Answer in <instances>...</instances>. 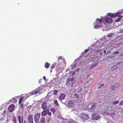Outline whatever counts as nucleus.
<instances>
[{
    "label": "nucleus",
    "mask_w": 123,
    "mask_h": 123,
    "mask_svg": "<svg viewBox=\"0 0 123 123\" xmlns=\"http://www.w3.org/2000/svg\"><path fill=\"white\" fill-rule=\"evenodd\" d=\"M40 117V114L39 113H38L35 115L34 118L36 123H38L39 122Z\"/></svg>",
    "instance_id": "obj_3"
},
{
    "label": "nucleus",
    "mask_w": 123,
    "mask_h": 123,
    "mask_svg": "<svg viewBox=\"0 0 123 123\" xmlns=\"http://www.w3.org/2000/svg\"><path fill=\"white\" fill-rule=\"evenodd\" d=\"M65 94L63 93H61L60 95L59 99L61 100L64 99L65 97Z\"/></svg>",
    "instance_id": "obj_12"
},
{
    "label": "nucleus",
    "mask_w": 123,
    "mask_h": 123,
    "mask_svg": "<svg viewBox=\"0 0 123 123\" xmlns=\"http://www.w3.org/2000/svg\"><path fill=\"white\" fill-rule=\"evenodd\" d=\"M109 16H110L111 17H115V15L114 13H110L108 14Z\"/></svg>",
    "instance_id": "obj_20"
},
{
    "label": "nucleus",
    "mask_w": 123,
    "mask_h": 123,
    "mask_svg": "<svg viewBox=\"0 0 123 123\" xmlns=\"http://www.w3.org/2000/svg\"><path fill=\"white\" fill-rule=\"evenodd\" d=\"M55 64H52L51 67V69H53L55 67Z\"/></svg>",
    "instance_id": "obj_27"
},
{
    "label": "nucleus",
    "mask_w": 123,
    "mask_h": 123,
    "mask_svg": "<svg viewBox=\"0 0 123 123\" xmlns=\"http://www.w3.org/2000/svg\"><path fill=\"white\" fill-rule=\"evenodd\" d=\"M70 81V79L69 78H68L66 80V84H68Z\"/></svg>",
    "instance_id": "obj_28"
},
{
    "label": "nucleus",
    "mask_w": 123,
    "mask_h": 123,
    "mask_svg": "<svg viewBox=\"0 0 123 123\" xmlns=\"http://www.w3.org/2000/svg\"><path fill=\"white\" fill-rule=\"evenodd\" d=\"M32 117L33 115H30L28 116V122L29 123H33Z\"/></svg>",
    "instance_id": "obj_8"
},
{
    "label": "nucleus",
    "mask_w": 123,
    "mask_h": 123,
    "mask_svg": "<svg viewBox=\"0 0 123 123\" xmlns=\"http://www.w3.org/2000/svg\"><path fill=\"white\" fill-rule=\"evenodd\" d=\"M88 50V49H86L85 50V52L86 53Z\"/></svg>",
    "instance_id": "obj_41"
},
{
    "label": "nucleus",
    "mask_w": 123,
    "mask_h": 123,
    "mask_svg": "<svg viewBox=\"0 0 123 123\" xmlns=\"http://www.w3.org/2000/svg\"><path fill=\"white\" fill-rule=\"evenodd\" d=\"M104 52L105 53L106 52V51L105 50L104 51Z\"/></svg>",
    "instance_id": "obj_47"
},
{
    "label": "nucleus",
    "mask_w": 123,
    "mask_h": 123,
    "mask_svg": "<svg viewBox=\"0 0 123 123\" xmlns=\"http://www.w3.org/2000/svg\"><path fill=\"white\" fill-rule=\"evenodd\" d=\"M12 123H17V117L15 116L13 117L12 119Z\"/></svg>",
    "instance_id": "obj_15"
},
{
    "label": "nucleus",
    "mask_w": 123,
    "mask_h": 123,
    "mask_svg": "<svg viewBox=\"0 0 123 123\" xmlns=\"http://www.w3.org/2000/svg\"><path fill=\"white\" fill-rule=\"evenodd\" d=\"M80 117L81 119L83 121H86L88 120L89 118V116L85 113L80 114Z\"/></svg>",
    "instance_id": "obj_2"
},
{
    "label": "nucleus",
    "mask_w": 123,
    "mask_h": 123,
    "mask_svg": "<svg viewBox=\"0 0 123 123\" xmlns=\"http://www.w3.org/2000/svg\"><path fill=\"white\" fill-rule=\"evenodd\" d=\"M50 111H51L53 112V113L55 112V109L53 108H51L50 109Z\"/></svg>",
    "instance_id": "obj_25"
},
{
    "label": "nucleus",
    "mask_w": 123,
    "mask_h": 123,
    "mask_svg": "<svg viewBox=\"0 0 123 123\" xmlns=\"http://www.w3.org/2000/svg\"><path fill=\"white\" fill-rule=\"evenodd\" d=\"M45 118L44 117H42L40 120V123H45Z\"/></svg>",
    "instance_id": "obj_16"
},
{
    "label": "nucleus",
    "mask_w": 123,
    "mask_h": 123,
    "mask_svg": "<svg viewBox=\"0 0 123 123\" xmlns=\"http://www.w3.org/2000/svg\"><path fill=\"white\" fill-rule=\"evenodd\" d=\"M95 106V104L92 103L89 104L87 106V108L88 110H92L94 109Z\"/></svg>",
    "instance_id": "obj_5"
},
{
    "label": "nucleus",
    "mask_w": 123,
    "mask_h": 123,
    "mask_svg": "<svg viewBox=\"0 0 123 123\" xmlns=\"http://www.w3.org/2000/svg\"><path fill=\"white\" fill-rule=\"evenodd\" d=\"M115 114L114 112H112L110 113V114L111 115H115Z\"/></svg>",
    "instance_id": "obj_34"
},
{
    "label": "nucleus",
    "mask_w": 123,
    "mask_h": 123,
    "mask_svg": "<svg viewBox=\"0 0 123 123\" xmlns=\"http://www.w3.org/2000/svg\"><path fill=\"white\" fill-rule=\"evenodd\" d=\"M54 104L57 106H59V105L57 102V101L56 100H55L54 101Z\"/></svg>",
    "instance_id": "obj_23"
},
{
    "label": "nucleus",
    "mask_w": 123,
    "mask_h": 123,
    "mask_svg": "<svg viewBox=\"0 0 123 123\" xmlns=\"http://www.w3.org/2000/svg\"><path fill=\"white\" fill-rule=\"evenodd\" d=\"M112 20L110 18H105V21L107 23L111 24L112 23Z\"/></svg>",
    "instance_id": "obj_10"
},
{
    "label": "nucleus",
    "mask_w": 123,
    "mask_h": 123,
    "mask_svg": "<svg viewBox=\"0 0 123 123\" xmlns=\"http://www.w3.org/2000/svg\"><path fill=\"white\" fill-rule=\"evenodd\" d=\"M58 121L59 123H61L62 122V123H65V122H64L63 121H64V119H63H63L61 118H59Z\"/></svg>",
    "instance_id": "obj_19"
},
{
    "label": "nucleus",
    "mask_w": 123,
    "mask_h": 123,
    "mask_svg": "<svg viewBox=\"0 0 123 123\" xmlns=\"http://www.w3.org/2000/svg\"><path fill=\"white\" fill-rule=\"evenodd\" d=\"M75 98H79V95L77 94H75L74 95Z\"/></svg>",
    "instance_id": "obj_31"
},
{
    "label": "nucleus",
    "mask_w": 123,
    "mask_h": 123,
    "mask_svg": "<svg viewBox=\"0 0 123 123\" xmlns=\"http://www.w3.org/2000/svg\"><path fill=\"white\" fill-rule=\"evenodd\" d=\"M23 101V98H21L19 100V104H21L22 102Z\"/></svg>",
    "instance_id": "obj_24"
},
{
    "label": "nucleus",
    "mask_w": 123,
    "mask_h": 123,
    "mask_svg": "<svg viewBox=\"0 0 123 123\" xmlns=\"http://www.w3.org/2000/svg\"><path fill=\"white\" fill-rule=\"evenodd\" d=\"M4 112H5V111H4Z\"/></svg>",
    "instance_id": "obj_49"
},
{
    "label": "nucleus",
    "mask_w": 123,
    "mask_h": 123,
    "mask_svg": "<svg viewBox=\"0 0 123 123\" xmlns=\"http://www.w3.org/2000/svg\"><path fill=\"white\" fill-rule=\"evenodd\" d=\"M51 118L50 117H46V120L47 121L48 123H49V122Z\"/></svg>",
    "instance_id": "obj_22"
},
{
    "label": "nucleus",
    "mask_w": 123,
    "mask_h": 123,
    "mask_svg": "<svg viewBox=\"0 0 123 123\" xmlns=\"http://www.w3.org/2000/svg\"><path fill=\"white\" fill-rule=\"evenodd\" d=\"M42 82L41 80L40 79L39 80L38 82L39 83H40Z\"/></svg>",
    "instance_id": "obj_43"
},
{
    "label": "nucleus",
    "mask_w": 123,
    "mask_h": 123,
    "mask_svg": "<svg viewBox=\"0 0 123 123\" xmlns=\"http://www.w3.org/2000/svg\"><path fill=\"white\" fill-rule=\"evenodd\" d=\"M50 64L46 62L45 64V68H48Z\"/></svg>",
    "instance_id": "obj_21"
},
{
    "label": "nucleus",
    "mask_w": 123,
    "mask_h": 123,
    "mask_svg": "<svg viewBox=\"0 0 123 123\" xmlns=\"http://www.w3.org/2000/svg\"><path fill=\"white\" fill-rule=\"evenodd\" d=\"M22 123H28L27 122L26 120H25L22 121Z\"/></svg>",
    "instance_id": "obj_35"
},
{
    "label": "nucleus",
    "mask_w": 123,
    "mask_h": 123,
    "mask_svg": "<svg viewBox=\"0 0 123 123\" xmlns=\"http://www.w3.org/2000/svg\"><path fill=\"white\" fill-rule=\"evenodd\" d=\"M16 117L18 118L19 123H22V122L23 120V116L21 117L20 116L18 115V117L17 116Z\"/></svg>",
    "instance_id": "obj_13"
},
{
    "label": "nucleus",
    "mask_w": 123,
    "mask_h": 123,
    "mask_svg": "<svg viewBox=\"0 0 123 123\" xmlns=\"http://www.w3.org/2000/svg\"><path fill=\"white\" fill-rule=\"evenodd\" d=\"M13 99H14V98Z\"/></svg>",
    "instance_id": "obj_51"
},
{
    "label": "nucleus",
    "mask_w": 123,
    "mask_h": 123,
    "mask_svg": "<svg viewBox=\"0 0 123 123\" xmlns=\"http://www.w3.org/2000/svg\"><path fill=\"white\" fill-rule=\"evenodd\" d=\"M67 105L68 107H72L74 106V104L73 100H70L68 102Z\"/></svg>",
    "instance_id": "obj_9"
},
{
    "label": "nucleus",
    "mask_w": 123,
    "mask_h": 123,
    "mask_svg": "<svg viewBox=\"0 0 123 123\" xmlns=\"http://www.w3.org/2000/svg\"><path fill=\"white\" fill-rule=\"evenodd\" d=\"M119 53V51H116L114 52V53H113V54H118Z\"/></svg>",
    "instance_id": "obj_40"
},
{
    "label": "nucleus",
    "mask_w": 123,
    "mask_h": 123,
    "mask_svg": "<svg viewBox=\"0 0 123 123\" xmlns=\"http://www.w3.org/2000/svg\"><path fill=\"white\" fill-rule=\"evenodd\" d=\"M102 21V19H98L97 18L96 21V22L94 24L95 25L94 28L95 29H98L99 28L101 27H102L101 22Z\"/></svg>",
    "instance_id": "obj_1"
},
{
    "label": "nucleus",
    "mask_w": 123,
    "mask_h": 123,
    "mask_svg": "<svg viewBox=\"0 0 123 123\" xmlns=\"http://www.w3.org/2000/svg\"><path fill=\"white\" fill-rule=\"evenodd\" d=\"M92 118L94 120L98 119L100 117V115L94 113L92 114Z\"/></svg>",
    "instance_id": "obj_7"
},
{
    "label": "nucleus",
    "mask_w": 123,
    "mask_h": 123,
    "mask_svg": "<svg viewBox=\"0 0 123 123\" xmlns=\"http://www.w3.org/2000/svg\"><path fill=\"white\" fill-rule=\"evenodd\" d=\"M116 67V66H114V67H113V68H114V67Z\"/></svg>",
    "instance_id": "obj_48"
},
{
    "label": "nucleus",
    "mask_w": 123,
    "mask_h": 123,
    "mask_svg": "<svg viewBox=\"0 0 123 123\" xmlns=\"http://www.w3.org/2000/svg\"><path fill=\"white\" fill-rule=\"evenodd\" d=\"M39 123V122H38V123Z\"/></svg>",
    "instance_id": "obj_52"
},
{
    "label": "nucleus",
    "mask_w": 123,
    "mask_h": 123,
    "mask_svg": "<svg viewBox=\"0 0 123 123\" xmlns=\"http://www.w3.org/2000/svg\"><path fill=\"white\" fill-rule=\"evenodd\" d=\"M112 35H111L110 34H109L107 35V37H112Z\"/></svg>",
    "instance_id": "obj_36"
},
{
    "label": "nucleus",
    "mask_w": 123,
    "mask_h": 123,
    "mask_svg": "<svg viewBox=\"0 0 123 123\" xmlns=\"http://www.w3.org/2000/svg\"><path fill=\"white\" fill-rule=\"evenodd\" d=\"M47 114L49 116H50L51 115V113L50 112H48L47 113Z\"/></svg>",
    "instance_id": "obj_37"
},
{
    "label": "nucleus",
    "mask_w": 123,
    "mask_h": 123,
    "mask_svg": "<svg viewBox=\"0 0 123 123\" xmlns=\"http://www.w3.org/2000/svg\"><path fill=\"white\" fill-rule=\"evenodd\" d=\"M118 87V86H114V87Z\"/></svg>",
    "instance_id": "obj_46"
},
{
    "label": "nucleus",
    "mask_w": 123,
    "mask_h": 123,
    "mask_svg": "<svg viewBox=\"0 0 123 123\" xmlns=\"http://www.w3.org/2000/svg\"><path fill=\"white\" fill-rule=\"evenodd\" d=\"M123 16H120V17L118 18L117 19L115 20V21L116 22H118L120 21L121 19L123 18Z\"/></svg>",
    "instance_id": "obj_18"
},
{
    "label": "nucleus",
    "mask_w": 123,
    "mask_h": 123,
    "mask_svg": "<svg viewBox=\"0 0 123 123\" xmlns=\"http://www.w3.org/2000/svg\"><path fill=\"white\" fill-rule=\"evenodd\" d=\"M47 103L46 102H43L42 106V108L43 110H45L47 108Z\"/></svg>",
    "instance_id": "obj_14"
},
{
    "label": "nucleus",
    "mask_w": 123,
    "mask_h": 123,
    "mask_svg": "<svg viewBox=\"0 0 123 123\" xmlns=\"http://www.w3.org/2000/svg\"><path fill=\"white\" fill-rule=\"evenodd\" d=\"M57 92V90H55L54 91V93L55 95H56Z\"/></svg>",
    "instance_id": "obj_32"
},
{
    "label": "nucleus",
    "mask_w": 123,
    "mask_h": 123,
    "mask_svg": "<svg viewBox=\"0 0 123 123\" xmlns=\"http://www.w3.org/2000/svg\"><path fill=\"white\" fill-rule=\"evenodd\" d=\"M41 113V116H45L47 114V112L45 110H44Z\"/></svg>",
    "instance_id": "obj_17"
},
{
    "label": "nucleus",
    "mask_w": 123,
    "mask_h": 123,
    "mask_svg": "<svg viewBox=\"0 0 123 123\" xmlns=\"http://www.w3.org/2000/svg\"><path fill=\"white\" fill-rule=\"evenodd\" d=\"M119 103V101H115L113 102V104L114 105H115L118 104Z\"/></svg>",
    "instance_id": "obj_26"
},
{
    "label": "nucleus",
    "mask_w": 123,
    "mask_h": 123,
    "mask_svg": "<svg viewBox=\"0 0 123 123\" xmlns=\"http://www.w3.org/2000/svg\"><path fill=\"white\" fill-rule=\"evenodd\" d=\"M104 84H101L100 86L99 87V88H100L101 87H103L104 86Z\"/></svg>",
    "instance_id": "obj_38"
},
{
    "label": "nucleus",
    "mask_w": 123,
    "mask_h": 123,
    "mask_svg": "<svg viewBox=\"0 0 123 123\" xmlns=\"http://www.w3.org/2000/svg\"><path fill=\"white\" fill-rule=\"evenodd\" d=\"M20 108H22V109L23 110L24 109V108L23 107V106H24L23 104L22 103L20 105Z\"/></svg>",
    "instance_id": "obj_30"
},
{
    "label": "nucleus",
    "mask_w": 123,
    "mask_h": 123,
    "mask_svg": "<svg viewBox=\"0 0 123 123\" xmlns=\"http://www.w3.org/2000/svg\"><path fill=\"white\" fill-rule=\"evenodd\" d=\"M120 14H120L119 13H117L115 15V16H118L120 17V16H121L120 15Z\"/></svg>",
    "instance_id": "obj_33"
},
{
    "label": "nucleus",
    "mask_w": 123,
    "mask_h": 123,
    "mask_svg": "<svg viewBox=\"0 0 123 123\" xmlns=\"http://www.w3.org/2000/svg\"><path fill=\"white\" fill-rule=\"evenodd\" d=\"M121 63L120 62H119L118 63H117V65H118V64H121Z\"/></svg>",
    "instance_id": "obj_44"
},
{
    "label": "nucleus",
    "mask_w": 123,
    "mask_h": 123,
    "mask_svg": "<svg viewBox=\"0 0 123 123\" xmlns=\"http://www.w3.org/2000/svg\"><path fill=\"white\" fill-rule=\"evenodd\" d=\"M79 68H77L76 70V71H78L79 70Z\"/></svg>",
    "instance_id": "obj_45"
},
{
    "label": "nucleus",
    "mask_w": 123,
    "mask_h": 123,
    "mask_svg": "<svg viewBox=\"0 0 123 123\" xmlns=\"http://www.w3.org/2000/svg\"><path fill=\"white\" fill-rule=\"evenodd\" d=\"M43 79L45 80L46 81V78L45 76H44L43 77Z\"/></svg>",
    "instance_id": "obj_42"
},
{
    "label": "nucleus",
    "mask_w": 123,
    "mask_h": 123,
    "mask_svg": "<svg viewBox=\"0 0 123 123\" xmlns=\"http://www.w3.org/2000/svg\"><path fill=\"white\" fill-rule=\"evenodd\" d=\"M117 68H115V69H116Z\"/></svg>",
    "instance_id": "obj_50"
},
{
    "label": "nucleus",
    "mask_w": 123,
    "mask_h": 123,
    "mask_svg": "<svg viewBox=\"0 0 123 123\" xmlns=\"http://www.w3.org/2000/svg\"><path fill=\"white\" fill-rule=\"evenodd\" d=\"M98 64L96 63L94 64L93 65H92V66L91 67V68H94Z\"/></svg>",
    "instance_id": "obj_29"
},
{
    "label": "nucleus",
    "mask_w": 123,
    "mask_h": 123,
    "mask_svg": "<svg viewBox=\"0 0 123 123\" xmlns=\"http://www.w3.org/2000/svg\"><path fill=\"white\" fill-rule=\"evenodd\" d=\"M15 106L14 104H11L9 106L8 110L9 112H12L14 110Z\"/></svg>",
    "instance_id": "obj_4"
},
{
    "label": "nucleus",
    "mask_w": 123,
    "mask_h": 123,
    "mask_svg": "<svg viewBox=\"0 0 123 123\" xmlns=\"http://www.w3.org/2000/svg\"><path fill=\"white\" fill-rule=\"evenodd\" d=\"M123 104V101H122L120 102V103L119 104L120 105H121Z\"/></svg>",
    "instance_id": "obj_39"
},
{
    "label": "nucleus",
    "mask_w": 123,
    "mask_h": 123,
    "mask_svg": "<svg viewBox=\"0 0 123 123\" xmlns=\"http://www.w3.org/2000/svg\"><path fill=\"white\" fill-rule=\"evenodd\" d=\"M64 122H65V123H75V121L73 120H69L67 119H64Z\"/></svg>",
    "instance_id": "obj_11"
},
{
    "label": "nucleus",
    "mask_w": 123,
    "mask_h": 123,
    "mask_svg": "<svg viewBox=\"0 0 123 123\" xmlns=\"http://www.w3.org/2000/svg\"><path fill=\"white\" fill-rule=\"evenodd\" d=\"M41 92V89L40 88H38L35 90L32 91V95L37 94L38 93H40Z\"/></svg>",
    "instance_id": "obj_6"
}]
</instances>
